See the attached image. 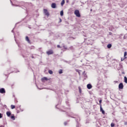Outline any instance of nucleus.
I'll use <instances>...</instances> for the list:
<instances>
[{
  "mask_svg": "<svg viewBox=\"0 0 127 127\" xmlns=\"http://www.w3.org/2000/svg\"><path fill=\"white\" fill-rule=\"evenodd\" d=\"M74 14L78 17H80V12L79 11V10H75L74 11Z\"/></svg>",
  "mask_w": 127,
  "mask_h": 127,
  "instance_id": "f257e3e1",
  "label": "nucleus"
},
{
  "mask_svg": "<svg viewBox=\"0 0 127 127\" xmlns=\"http://www.w3.org/2000/svg\"><path fill=\"white\" fill-rule=\"evenodd\" d=\"M44 12L47 16H49L50 14L49 12H48V10L47 9H44Z\"/></svg>",
  "mask_w": 127,
  "mask_h": 127,
  "instance_id": "f03ea898",
  "label": "nucleus"
},
{
  "mask_svg": "<svg viewBox=\"0 0 127 127\" xmlns=\"http://www.w3.org/2000/svg\"><path fill=\"white\" fill-rule=\"evenodd\" d=\"M46 53L48 55H51L54 53L53 52V51L52 50H50L49 51H47Z\"/></svg>",
  "mask_w": 127,
  "mask_h": 127,
  "instance_id": "7ed1b4c3",
  "label": "nucleus"
},
{
  "mask_svg": "<svg viewBox=\"0 0 127 127\" xmlns=\"http://www.w3.org/2000/svg\"><path fill=\"white\" fill-rule=\"evenodd\" d=\"M119 89L120 90H123L124 89V84L123 83H120L119 85Z\"/></svg>",
  "mask_w": 127,
  "mask_h": 127,
  "instance_id": "20e7f679",
  "label": "nucleus"
},
{
  "mask_svg": "<svg viewBox=\"0 0 127 127\" xmlns=\"http://www.w3.org/2000/svg\"><path fill=\"white\" fill-rule=\"evenodd\" d=\"M82 75H83V77H84V80H86V79L87 78H88V75H87V73H85V71H84L83 72H82Z\"/></svg>",
  "mask_w": 127,
  "mask_h": 127,
  "instance_id": "39448f33",
  "label": "nucleus"
},
{
  "mask_svg": "<svg viewBox=\"0 0 127 127\" xmlns=\"http://www.w3.org/2000/svg\"><path fill=\"white\" fill-rule=\"evenodd\" d=\"M0 94H5V89L4 88H0Z\"/></svg>",
  "mask_w": 127,
  "mask_h": 127,
  "instance_id": "423d86ee",
  "label": "nucleus"
},
{
  "mask_svg": "<svg viewBox=\"0 0 127 127\" xmlns=\"http://www.w3.org/2000/svg\"><path fill=\"white\" fill-rule=\"evenodd\" d=\"M48 80L49 79L46 77H44L41 79L42 82H44V81H48Z\"/></svg>",
  "mask_w": 127,
  "mask_h": 127,
  "instance_id": "0eeeda50",
  "label": "nucleus"
},
{
  "mask_svg": "<svg viewBox=\"0 0 127 127\" xmlns=\"http://www.w3.org/2000/svg\"><path fill=\"white\" fill-rule=\"evenodd\" d=\"M92 87L93 86H92V84H88L87 85V89H88V90L92 89Z\"/></svg>",
  "mask_w": 127,
  "mask_h": 127,
  "instance_id": "6e6552de",
  "label": "nucleus"
},
{
  "mask_svg": "<svg viewBox=\"0 0 127 127\" xmlns=\"http://www.w3.org/2000/svg\"><path fill=\"white\" fill-rule=\"evenodd\" d=\"M100 112H102V113L105 115V111H104V109L102 108V105H100Z\"/></svg>",
  "mask_w": 127,
  "mask_h": 127,
  "instance_id": "1a4fd4ad",
  "label": "nucleus"
},
{
  "mask_svg": "<svg viewBox=\"0 0 127 127\" xmlns=\"http://www.w3.org/2000/svg\"><path fill=\"white\" fill-rule=\"evenodd\" d=\"M51 6L52 8H56V3H52Z\"/></svg>",
  "mask_w": 127,
  "mask_h": 127,
  "instance_id": "9d476101",
  "label": "nucleus"
},
{
  "mask_svg": "<svg viewBox=\"0 0 127 127\" xmlns=\"http://www.w3.org/2000/svg\"><path fill=\"white\" fill-rule=\"evenodd\" d=\"M25 40H26V41H27V42H28V43H30V40H29V38H28V36H26L25 37Z\"/></svg>",
  "mask_w": 127,
  "mask_h": 127,
  "instance_id": "9b49d317",
  "label": "nucleus"
},
{
  "mask_svg": "<svg viewBox=\"0 0 127 127\" xmlns=\"http://www.w3.org/2000/svg\"><path fill=\"white\" fill-rule=\"evenodd\" d=\"M6 114L7 117H10V115H11V113L9 111H7Z\"/></svg>",
  "mask_w": 127,
  "mask_h": 127,
  "instance_id": "f8f14e48",
  "label": "nucleus"
},
{
  "mask_svg": "<svg viewBox=\"0 0 127 127\" xmlns=\"http://www.w3.org/2000/svg\"><path fill=\"white\" fill-rule=\"evenodd\" d=\"M107 48L110 49V48H112V44H109L107 45Z\"/></svg>",
  "mask_w": 127,
  "mask_h": 127,
  "instance_id": "ddd939ff",
  "label": "nucleus"
},
{
  "mask_svg": "<svg viewBox=\"0 0 127 127\" xmlns=\"http://www.w3.org/2000/svg\"><path fill=\"white\" fill-rule=\"evenodd\" d=\"M64 3H65V0H62V1L61 2L62 6H63V5H64Z\"/></svg>",
  "mask_w": 127,
  "mask_h": 127,
  "instance_id": "4468645a",
  "label": "nucleus"
},
{
  "mask_svg": "<svg viewBox=\"0 0 127 127\" xmlns=\"http://www.w3.org/2000/svg\"><path fill=\"white\" fill-rule=\"evenodd\" d=\"M124 82L126 84H127V76L124 77Z\"/></svg>",
  "mask_w": 127,
  "mask_h": 127,
  "instance_id": "2eb2a0df",
  "label": "nucleus"
},
{
  "mask_svg": "<svg viewBox=\"0 0 127 127\" xmlns=\"http://www.w3.org/2000/svg\"><path fill=\"white\" fill-rule=\"evenodd\" d=\"M121 68H123V65L122 64H119V67L118 68V70H120Z\"/></svg>",
  "mask_w": 127,
  "mask_h": 127,
  "instance_id": "dca6fc26",
  "label": "nucleus"
},
{
  "mask_svg": "<svg viewBox=\"0 0 127 127\" xmlns=\"http://www.w3.org/2000/svg\"><path fill=\"white\" fill-rule=\"evenodd\" d=\"M127 52H125V53H124V59H126V58H127V57H126V56H127Z\"/></svg>",
  "mask_w": 127,
  "mask_h": 127,
  "instance_id": "f3484780",
  "label": "nucleus"
},
{
  "mask_svg": "<svg viewBox=\"0 0 127 127\" xmlns=\"http://www.w3.org/2000/svg\"><path fill=\"white\" fill-rule=\"evenodd\" d=\"M60 14H61V16H63V15L64 14V12H63V10H62V11L60 12Z\"/></svg>",
  "mask_w": 127,
  "mask_h": 127,
  "instance_id": "a211bd4d",
  "label": "nucleus"
},
{
  "mask_svg": "<svg viewBox=\"0 0 127 127\" xmlns=\"http://www.w3.org/2000/svg\"><path fill=\"white\" fill-rule=\"evenodd\" d=\"M11 109H12V110H13V109H15V106L11 105Z\"/></svg>",
  "mask_w": 127,
  "mask_h": 127,
  "instance_id": "6ab92c4d",
  "label": "nucleus"
},
{
  "mask_svg": "<svg viewBox=\"0 0 127 127\" xmlns=\"http://www.w3.org/2000/svg\"><path fill=\"white\" fill-rule=\"evenodd\" d=\"M48 72H49V74H53V71L51 70H49Z\"/></svg>",
  "mask_w": 127,
  "mask_h": 127,
  "instance_id": "aec40b11",
  "label": "nucleus"
},
{
  "mask_svg": "<svg viewBox=\"0 0 127 127\" xmlns=\"http://www.w3.org/2000/svg\"><path fill=\"white\" fill-rule=\"evenodd\" d=\"M59 74H62L63 73V70L62 69H60L59 71Z\"/></svg>",
  "mask_w": 127,
  "mask_h": 127,
  "instance_id": "412c9836",
  "label": "nucleus"
},
{
  "mask_svg": "<svg viewBox=\"0 0 127 127\" xmlns=\"http://www.w3.org/2000/svg\"><path fill=\"white\" fill-rule=\"evenodd\" d=\"M11 119H12V120H13L14 121V120H15V117H14V116H11Z\"/></svg>",
  "mask_w": 127,
  "mask_h": 127,
  "instance_id": "4be33fe9",
  "label": "nucleus"
},
{
  "mask_svg": "<svg viewBox=\"0 0 127 127\" xmlns=\"http://www.w3.org/2000/svg\"><path fill=\"white\" fill-rule=\"evenodd\" d=\"M111 127H115V124H114V123H111Z\"/></svg>",
  "mask_w": 127,
  "mask_h": 127,
  "instance_id": "5701e85b",
  "label": "nucleus"
},
{
  "mask_svg": "<svg viewBox=\"0 0 127 127\" xmlns=\"http://www.w3.org/2000/svg\"><path fill=\"white\" fill-rule=\"evenodd\" d=\"M99 104H100V106H101V105H102L101 104H102V100H99Z\"/></svg>",
  "mask_w": 127,
  "mask_h": 127,
  "instance_id": "b1692460",
  "label": "nucleus"
},
{
  "mask_svg": "<svg viewBox=\"0 0 127 127\" xmlns=\"http://www.w3.org/2000/svg\"><path fill=\"white\" fill-rule=\"evenodd\" d=\"M1 118H2V114L0 113V119H1Z\"/></svg>",
  "mask_w": 127,
  "mask_h": 127,
  "instance_id": "393cba45",
  "label": "nucleus"
},
{
  "mask_svg": "<svg viewBox=\"0 0 127 127\" xmlns=\"http://www.w3.org/2000/svg\"><path fill=\"white\" fill-rule=\"evenodd\" d=\"M109 35H113V33L110 32L109 33Z\"/></svg>",
  "mask_w": 127,
  "mask_h": 127,
  "instance_id": "a878e982",
  "label": "nucleus"
},
{
  "mask_svg": "<svg viewBox=\"0 0 127 127\" xmlns=\"http://www.w3.org/2000/svg\"><path fill=\"white\" fill-rule=\"evenodd\" d=\"M57 48H61V47L60 46V45H57Z\"/></svg>",
  "mask_w": 127,
  "mask_h": 127,
  "instance_id": "bb28decb",
  "label": "nucleus"
},
{
  "mask_svg": "<svg viewBox=\"0 0 127 127\" xmlns=\"http://www.w3.org/2000/svg\"><path fill=\"white\" fill-rule=\"evenodd\" d=\"M124 39H127V36L126 35L124 36Z\"/></svg>",
  "mask_w": 127,
  "mask_h": 127,
  "instance_id": "cd10ccee",
  "label": "nucleus"
},
{
  "mask_svg": "<svg viewBox=\"0 0 127 127\" xmlns=\"http://www.w3.org/2000/svg\"><path fill=\"white\" fill-rule=\"evenodd\" d=\"M67 122H64V126H67Z\"/></svg>",
  "mask_w": 127,
  "mask_h": 127,
  "instance_id": "c85d7f7f",
  "label": "nucleus"
},
{
  "mask_svg": "<svg viewBox=\"0 0 127 127\" xmlns=\"http://www.w3.org/2000/svg\"><path fill=\"white\" fill-rule=\"evenodd\" d=\"M124 125L125 126H127V122H125Z\"/></svg>",
  "mask_w": 127,
  "mask_h": 127,
  "instance_id": "c756f323",
  "label": "nucleus"
},
{
  "mask_svg": "<svg viewBox=\"0 0 127 127\" xmlns=\"http://www.w3.org/2000/svg\"><path fill=\"white\" fill-rule=\"evenodd\" d=\"M63 47L64 49H67V48L65 46H64Z\"/></svg>",
  "mask_w": 127,
  "mask_h": 127,
  "instance_id": "7c9ffc66",
  "label": "nucleus"
},
{
  "mask_svg": "<svg viewBox=\"0 0 127 127\" xmlns=\"http://www.w3.org/2000/svg\"><path fill=\"white\" fill-rule=\"evenodd\" d=\"M124 60H125V58H124V59L121 58V61H124Z\"/></svg>",
  "mask_w": 127,
  "mask_h": 127,
  "instance_id": "2f4dec72",
  "label": "nucleus"
},
{
  "mask_svg": "<svg viewBox=\"0 0 127 127\" xmlns=\"http://www.w3.org/2000/svg\"><path fill=\"white\" fill-rule=\"evenodd\" d=\"M90 11H93V9H91Z\"/></svg>",
  "mask_w": 127,
  "mask_h": 127,
  "instance_id": "473e14b6",
  "label": "nucleus"
},
{
  "mask_svg": "<svg viewBox=\"0 0 127 127\" xmlns=\"http://www.w3.org/2000/svg\"><path fill=\"white\" fill-rule=\"evenodd\" d=\"M61 21H62V20L60 19V22H61Z\"/></svg>",
  "mask_w": 127,
  "mask_h": 127,
  "instance_id": "72a5a7b5",
  "label": "nucleus"
},
{
  "mask_svg": "<svg viewBox=\"0 0 127 127\" xmlns=\"http://www.w3.org/2000/svg\"><path fill=\"white\" fill-rule=\"evenodd\" d=\"M81 89H80V93H81Z\"/></svg>",
  "mask_w": 127,
  "mask_h": 127,
  "instance_id": "f704fd0d",
  "label": "nucleus"
},
{
  "mask_svg": "<svg viewBox=\"0 0 127 127\" xmlns=\"http://www.w3.org/2000/svg\"><path fill=\"white\" fill-rule=\"evenodd\" d=\"M78 89H79V90H80V87H78Z\"/></svg>",
  "mask_w": 127,
  "mask_h": 127,
  "instance_id": "c9c22d12",
  "label": "nucleus"
},
{
  "mask_svg": "<svg viewBox=\"0 0 127 127\" xmlns=\"http://www.w3.org/2000/svg\"><path fill=\"white\" fill-rule=\"evenodd\" d=\"M78 74H80V71H78Z\"/></svg>",
  "mask_w": 127,
  "mask_h": 127,
  "instance_id": "e433bc0d",
  "label": "nucleus"
},
{
  "mask_svg": "<svg viewBox=\"0 0 127 127\" xmlns=\"http://www.w3.org/2000/svg\"><path fill=\"white\" fill-rule=\"evenodd\" d=\"M0 127H3L2 126H0Z\"/></svg>",
  "mask_w": 127,
  "mask_h": 127,
  "instance_id": "4c0bfd02",
  "label": "nucleus"
}]
</instances>
